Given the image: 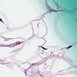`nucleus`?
I'll use <instances>...</instances> for the list:
<instances>
[{
	"instance_id": "f03ea898",
	"label": "nucleus",
	"mask_w": 77,
	"mask_h": 77,
	"mask_svg": "<svg viewBox=\"0 0 77 77\" xmlns=\"http://www.w3.org/2000/svg\"><path fill=\"white\" fill-rule=\"evenodd\" d=\"M23 43H24V42H19V43H18L17 45H20V44H23Z\"/></svg>"
},
{
	"instance_id": "f257e3e1",
	"label": "nucleus",
	"mask_w": 77,
	"mask_h": 77,
	"mask_svg": "<svg viewBox=\"0 0 77 77\" xmlns=\"http://www.w3.org/2000/svg\"><path fill=\"white\" fill-rule=\"evenodd\" d=\"M15 43H13V44L9 45H6L5 46V47H15V46H16V45H18L17 44H15Z\"/></svg>"
},
{
	"instance_id": "7ed1b4c3",
	"label": "nucleus",
	"mask_w": 77,
	"mask_h": 77,
	"mask_svg": "<svg viewBox=\"0 0 77 77\" xmlns=\"http://www.w3.org/2000/svg\"><path fill=\"white\" fill-rule=\"evenodd\" d=\"M41 47L42 48H43V49H44V50H47V49H46L42 46Z\"/></svg>"
},
{
	"instance_id": "20e7f679",
	"label": "nucleus",
	"mask_w": 77,
	"mask_h": 77,
	"mask_svg": "<svg viewBox=\"0 0 77 77\" xmlns=\"http://www.w3.org/2000/svg\"><path fill=\"white\" fill-rule=\"evenodd\" d=\"M0 21H1V22H2L3 23H4V22H3V21H2V19L1 18H0Z\"/></svg>"
},
{
	"instance_id": "0eeeda50",
	"label": "nucleus",
	"mask_w": 77,
	"mask_h": 77,
	"mask_svg": "<svg viewBox=\"0 0 77 77\" xmlns=\"http://www.w3.org/2000/svg\"><path fill=\"white\" fill-rule=\"evenodd\" d=\"M34 64H32V65H34Z\"/></svg>"
},
{
	"instance_id": "39448f33",
	"label": "nucleus",
	"mask_w": 77,
	"mask_h": 77,
	"mask_svg": "<svg viewBox=\"0 0 77 77\" xmlns=\"http://www.w3.org/2000/svg\"><path fill=\"white\" fill-rule=\"evenodd\" d=\"M2 63V65H4V64H5V63H4V62L2 61L1 62Z\"/></svg>"
},
{
	"instance_id": "423d86ee",
	"label": "nucleus",
	"mask_w": 77,
	"mask_h": 77,
	"mask_svg": "<svg viewBox=\"0 0 77 77\" xmlns=\"http://www.w3.org/2000/svg\"><path fill=\"white\" fill-rule=\"evenodd\" d=\"M72 47V46H69L68 48H71V47Z\"/></svg>"
}]
</instances>
